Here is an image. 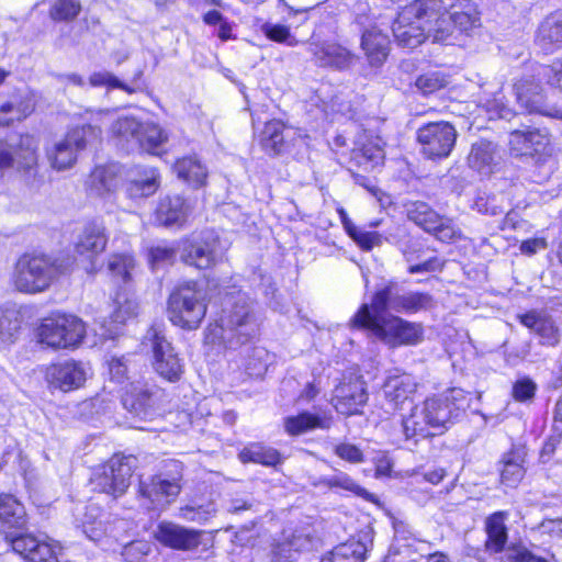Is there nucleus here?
<instances>
[{"label":"nucleus","instance_id":"f257e3e1","mask_svg":"<svg viewBox=\"0 0 562 562\" xmlns=\"http://www.w3.org/2000/svg\"><path fill=\"white\" fill-rule=\"evenodd\" d=\"M469 406V394L458 387L427 397L403 418V434L415 442L442 435L465 414Z\"/></svg>","mask_w":562,"mask_h":562},{"label":"nucleus","instance_id":"f03ea898","mask_svg":"<svg viewBox=\"0 0 562 562\" xmlns=\"http://www.w3.org/2000/svg\"><path fill=\"white\" fill-rule=\"evenodd\" d=\"M77 260L61 248H54L49 252H25L15 263L12 283L22 293L44 292L60 274L68 272Z\"/></svg>","mask_w":562,"mask_h":562},{"label":"nucleus","instance_id":"7ed1b4c3","mask_svg":"<svg viewBox=\"0 0 562 562\" xmlns=\"http://www.w3.org/2000/svg\"><path fill=\"white\" fill-rule=\"evenodd\" d=\"M27 516L24 506L10 494L0 495V530L12 550L25 562H58L49 543L31 533H23Z\"/></svg>","mask_w":562,"mask_h":562},{"label":"nucleus","instance_id":"20e7f679","mask_svg":"<svg viewBox=\"0 0 562 562\" xmlns=\"http://www.w3.org/2000/svg\"><path fill=\"white\" fill-rule=\"evenodd\" d=\"M222 315L214 327L210 326L212 341L218 340L227 349L247 344L257 333L258 325L248 295L236 286L226 291L222 302Z\"/></svg>","mask_w":562,"mask_h":562},{"label":"nucleus","instance_id":"39448f33","mask_svg":"<svg viewBox=\"0 0 562 562\" xmlns=\"http://www.w3.org/2000/svg\"><path fill=\"white\" fill-rule=\"evenodd\" d=\"M350 326L368 329L375 338L391 346L416 345L423 337V328L419 325L400 317L386 318L385 314L372 313L367 303L362 304L350 319Z\"/></svg>","mask_w":562,"mask_h":562},{"label":"nucleus","instance_id":"423d86ee","mask_svg":"<svg viewBox=\"0 0 562 562\" xmlns=\"http://www.w3.org/2000/svg\"><path fill=\"white\" fill-rule=\"evenodd\" d=\"M109 116H112L110 110H99L92 119L93 124L89 123L74 127L68 131L64 138L56 140L47 149L50 166L57 171L71 168L77 161L78 153L85 149L89 143L100 138L101 124Z\"/></svg>","mask_w":562,"mask_h":562},{"label":"nucleus","instance_id":"0eeeda50","mask_svg":"<svg viewBox=\"0 0 562 562\" xmlns=\"http://www.w3.org/2000/svg\"><path fill=\"white\" fill-rule=\"evenodd\" d=\"M167 311L173 325L195 329L206 314L205 293L194 282L181 284L170 294Z\"/></svg>","mask_w":562,"mask_h":562},{"label":"nucleus","instance_id":"6e6552de","mask_svg":"<svg viewBox=\"0 0 562 562\" xmlns=\"http://www.w3.org/2000/svg\"><path fill=\"white\" fill-rule=\"evenodd\" d=\"M437 0H415L404 7L392 24L395 42L407 48H415L425 41L423 14H435L438 10Z\"/></svg>","mask_w":562,"mask_h":562},{"label":"nucleus","instance_id":"1a4fd4ad","mask_svg":"<svg viewBox=\"0 0 562 562\" xmlns=\"http://www.w3.org/2000/svg\"><path fill=\"white\" fill-rule=\"evenodd\" d=\"M85 335V323L69 314H53L44 318L38 327L40 341L56 349L76 348Z\"/></svg>","mask_w":562,"mask_h":562},{"label":"nucleus","instance_id":"9d476101","mask_svg":"<svg viewBox=\"0 0 562 562\" xmlns=\"http://www.w3.org/2000/svg\"><path fill=\"white\" fill-rule=\"evenodd\" d=\"M434 300L428 293L403 292L395 282H389L378 290L371 301V312L385 314L386 311L396 313H417L432 307Z\"/></svg>","mask_w":562,"mask_h":562},{"label":"nucleus","instance_id":"9b49d317","mask_svg":"<svg viewBox=\"0 0 562 562\" xmlns=\"http://www.w3.org/2000/svg\"><path fill=\"white\" fill-rule=\"evenodd\" d=\"M37 140L29 134L0 140V177L15 168L25 177H34L37 168Z\"/></svg>","mask_w":562,"mask_h":562},{"label":"nucleus","instance_id":"f8f14e48","mask_svg":"<svg viewBox=\"0 0 562 562\" xmlns=\"http://www.w3.org/2000/svg\"><path fill=\"white\" fill-rule=\"evenodd\" d=\"M133 456L114 454L97 473L92 483L99 492L119 497L130 486V480L135 468Z\"/></svg>","mask_w":562,"mask_h":562},{"label":"nucleus","instance_id":"ddd939ff","mask_svg":"<svg viewBox=\"0 0 562 562\" xmlns=\"http://www.w3.org/2000/svg\"><path fill=\"white\" fill-rule=\"evenodd\" d=\"M164 392L157 385L136 381L122 395L123 407L134 417L150 419L159 408Z\"/></svg>","mask_w":562,"mask_h":562},{"label":"nucleus","instance_id":"4468645a","mask_svg":"<svg viewBox=\"0 0 562 562\" xmlns=\"http://www.w3.org/2000/svg\"><path fill=\"white\" fill-rule=\"evenodd\" d=\"M457 131L448 122H431L417 131L423 154L430 159L447 158L457 140Z\"/></svg>","mask_w":562,"mask_h":562},{"label":"nucleus","instance_id":"2eb2a0df","mask_svg":"<svg viewBox=\"0 0 562 562\" xmlns=\"http://www.w3.org/2000/svg\"><path fill=\"white\" fill-rule=\"evenodd\" d=\"M369 398L367 384L360 375L344 376L334 389L331 404L342 415H360Z\"/></svg>","mask_w":562,"mask_h":562},{"label":"nucleus","instance_id":"dca6fc26","mask_svg":"<svg viewBox=\"0 0 562 562\" xmlns=\"http://www.w3.org/2000/svg\"><path fill=\"white\" fill-rule=\"evenodd\" d=\"M146 339L151 345L155 371L167 381H178L183 372V364L171 342L156 328L148 330Z\"/></svg>","mask_w":562,"mask_h":562},{"label":"nucleus","instance_id":"f3484780","mask_svg":"<svg viewBox=\"0 0 562 562\" xmlns=\"http://www.w3.org/2000/svg\"><path fill=\"white\" fill-rule=\"evenodd\" d=\"M153 535L156 541L166 548L191 552L203 543L204 532L171 521H161L157 525Z\"/></svg>","mask_w":562,"mask_h":562},{"label":"nucleus","instance_id":"a211bd4d","mask_svg":"<svg viewBox=\"0 0 562 562\" xmlns=\"http://www.w3.org/2000/svg\"><path fill=\"white\" fill-rule=\"evenodd\" d=\"M548 144L549 137L546 130L527 124L513 130L508 136L509 150L516 157L541 153Z\"/></svg>","mask_w":562,"mask_h":562},{"label":"nucleus","instance_id":"6ab92c4d","mask_svg":"<svg viewBox=\"0 0 562 562\" xmlns=\"http://www.w3.org/2000/svg\"><path fill=\"white\" fill-rule=\"evenodd\" d=\"M513 90L521 110L530 114L555 116V113L548 110L539 80L536 81L533 77L529 76L524 77L514 83Z\"/></svg>","mask_w":562,"mask_h":562},{"label":"nucleus","instance_id":"aec40b11","mask_svg":"<svg viewBox=\"0 0 562 562\" xmlns=\"http://www.w3.org/2000/svg\"><path fill=\"white\" fill-rule=\"evenodd\" d=\"M87 372L81 362L68 360L54 363L46 369L45 378L52 387L68 392L80 387Z\"/></svg>","mask_w":562,"mask_h":562},{"label":"nucleus","instance_id":"412c9836","mask_svg":"<svg viewBox=\"0 0 562 562\" xmlns=\"http://www.w3.org/2000/svg\"><path fill=\"white\" fill-rule=\"evenodd\" d=\"M308 52L313 56L314 63L319 67L333 69H347L353 59L352 53L346 47L334 42H315L308 44Z\"/></svg>","mask_w":562,"mask_h":562},{"label":"nucleus","instance_id":"4be33fe9","mask_svg":"<svg viewBox=\"0 0 562 562\" xmlns=\"http://www.w3.org/2000/svg\"><path fill=\"white\" fill-rule=\"evenodd\" d=\"M190 212L191 206L184 198L167 195L160 199L156 207L155 222L165 227H180L187 222Z\"/></svg>","mask_w":562,"mask_h":562},{"label":"nucleus","instance_id":"5701e85b","mask_svg":"<svg viewBox=\"0 0 562 562\" xmlns=\"http://www.w3.org/2000/svg\"><path fill=\"white\" fill-rule=\"evenodd\" d=\"M372 538L369 531L361 532L358 538L335 547L328 554L324 555L321 562H363L367 558Z\"/></svg>","mask_w":562,"mask_h":562},{"label":"nucleus","instance_id":"b1692460","mask_svg":"<svg viewBox=\"0 0 562 562\" xmlns=\"http://www.w3.org/2000/svg\"><path fill=\"white\" fill-rule=\"evenodd\" d=\"M160 175L153 167H137L131 171L125 192L128 198L136 200L153 195L159 188Z\"/></svg>","mask_w":562,"mask_h":562},{"label":"nucleus","instance_id":"393cba45","mask_svg":"<svg viewBox=\"0 0 562 562\" xmlns=\"http://www.w3.org/2000/svg\"><path fill=\"white\" fill-rule=\"evenodd\" d=\"M180 490L177 479L168 480L160 475L151 477L149 483L142 481L139 484L140 495L149 499L153 508H160L170 503L169 498L176 497Z\"/></svg>","mask_w":562,"mask_h":562},{"label":"nucleus","instance_id":"a878e982","mask_svg":"<svg viewBox=\"0 0 562 562\" xmlns=\"http://www.w3.org/2000/svg\"><path fill=\"white\" fill-rule=\"evenodd\" d=\"M437 1L440 5H438L436 13L431 15L426 13L422 18L425 26V38H431L436 43H448L456 30L443 1Z\"/></svg>","mask_w":562,"mask_h":562},{"label":"nucleus","instance_id":"bb28decb","mask_svg":"<svg viewBox=\"0 0 562 562\" xmlns=\"http://www.w3.org/2000/svg\"><path fill=\"white\" fill-rule=\"evenodd\" d=\"M361 47L372 66L382 65L390 52V38L376 25L366 29L361 36Z\"/></svg>","mask_w":562,"mask_h":562},{"label":"nucleus","instance_id":"cd10ccee","mask_svg":"<svg viewBox=\"0 0 562 562\" xmlns=\"http://www.w3.org/2000/svg\"><path fill=\"white\" fill-rule=\"evenodd\" d=\"M527 451L525 446L514 445L512 449L504 453L501 460V481L504 485L514 487L525 475V462Z\"/></svg>","mask_w":562,"mask_h":562},{"label":"nucleus","instance_id":"c85d7f7f","mask_svg":"<svg viewBox=\"0 0 562 562\" xmlns=\"http://www.w3.org/2000/svg\"><path fill=\"white\" fill-rule=\"evenodd\" d=\"M497 146L486 139H480L471 147L468 156L469 167L482 176H490L498 164Z\"/></svg>","mask_w":562,"mask_h":562},{"label":"nucleus","instance_id":"c756f323","mask_svg":"<svg viewBox=\"0 0 562 562\" xmlns=\"http://www.w3.org/2000/svg\"><path fill=\"white\" fill-rule=\"evenodd\" d=\"M448 11L454 30L460 33L470 34L481 25L477 7L472 0H457L449 5Z\"/></svg>","mask_w":562,"mask_h":562},{"label":"nucleus","instance_id":"7c9ffc66","mask_svg":"<svg viewBox=\"0 0 562 562\" xmlns=\"http://www.w3.org/2000/svg\"><path fill=\"white\" fill-rule=\"evenodd\" d=\"M138 303L135 299L119 295L115 300V308L111 314V325L101 324V333L99 334L104 339L114 338L119 334L117 325L126 323L128 319L134 318L138 314Z\"/></svg>","mask_w":562,"mask_h":562},{"label":"nucleus","instance_id":"2f4dec72","mask_svg":"<svg viewBox=\"0 0 562 562\" xmlns=\"http://www.w3.org/2000/svg\"><path fill=\"white\" fill-rule=\"evenodd\" d=\"M538 44L547 53L562 47V10L549 14L539 25Z\"/></svg>","mask_w":562,"mask_h":562},{"label":"nucleus","instance_id":"473e14b6","mask_svg":"<svg viewBox=\"0 0 562 562\" xmlns=\"http://www.w3.org/2000/svg\"><path fill=\"white\" fill-rule=\"evenodd\" d=\"M506 515L497 512L488 516L485 520L486 540L485 550L491 554L502 553L508 540L507 527L505 525Z\"/></svg>","mask_w":562,"mask_h":562},{"label":"nucleus","instance_id":"72a5a7b5","mask_svg":"<svg viewBox=\"0 0 562 562\" xmlns=\"http://www.w3.org/2000/svg\"><path fill=\"white\" fill-rule=\"evenodd\" d=\"M417 383L411 374L403 373L390 375L383 384L385 398L397 408L404 403L415 391Z\"/></svg>","mask_w":562,"mask_h":562},{"label":"nucleus","instance_id":"f704fd0d","mask_svg":"<svg viewBox=\"0 0 562 562\" xmlns=\"http://www.w3.org/2000/svg\"><path fill=\"white\" fill-rule=\"evenodd\" d=\"M120 170L116 164L95 167L88 181L90 190L98 195L115 191L121 181Z\"/></svg>","mask_w":562,"mask_h":562},{"label":"nucleus","instance_id":"c9c22d12","mask_svg":"<svg viewBox=\"0 0 562 562\" xmlns=\"http://www.w3.org/2000/svg\"><path fill=\"white\" fill-rule=\"evenodd\" d=\"M331 418L327 415L303 412L296 416L284 419L285 431L291 436H299L314 429H328Z\"/></svg>","mask_w":562,"mask_h":562},{"label":"nucleus","instance_id":"e433bc0d","mask_svg":"<svg viewBox=\"0 0 562 562\" xmlns=\"http://www.w3.org/2000/svg\"><path fill=\"white\" fill-rule=\"evenodd\" d=\"M34 110L31 99L14 93L0 104V126H9L15 121H22Z\"/></svg>","mask_w":562,"mask_h":562},{"label":"nucleus","instance_id":"4c0bfd02","mask_svg":"<svg viewBox=\"0 0 562 562\" xmlns=\"http://www.w3.org/2000/svg\"><path fill=\"white\" fill-rule=\"evenodd\" d=\"M77 240L74 246H106L109 237L103 222L92 220L78 224L75 229Z\"/></svg>","mask_w":562,"mask_h":562},{"label":"nucleus","instance_id":"58836bf2","mask_svg":"<svg viewBox=\"0 0 562 562\" xmlns=\"http://www.w3.org/2000/svg\"><path fill=\"white\" fill-rule=\"evenodd\" d=\"M337 212L346 233L358 246H379L383 243H390L386 237L375 231H368L363 227L356 226L349 218L345 209L339 207Z\"/></svg>","mask_w":562,"mask_h":562},{"label":"nucleus","instance_id":"ea45409f","mask_svg":"<svg viewBox=\"0 0 562 562\" xmlns=\"http://www.w3.org/2000/svg\"><path fill=\"white\" fill-rule=\"evenodd\" d=\"M352 160L366 171H372L384 161V150L378 140H369L352 149Z\"/></svg>","mask_w":562,"mask_h":562},{"label":"nucleus","instance_id":"a19ab883","mask_svg":"<svg viewBox=\"0 0 562 562\" xmlns=\"http://www.w3.org/2000/svg\"><path fill=\"white\" fill-rule=\"evenodd\" d=\"M143 123L134 116L117 117L111 126L113 136L122 144L125 143L127 149L136 147L137 138L142 132Z\"/></svg>","mask_w":562,"mask_h":562},{"label":"nucleus","instance_id":"79ce46f5","mask_svg":"<svg viewBox=\"0 0 562 562\" xmlns=\"http://www.w3.org/2000/svg\"><path fill=\"white\" fill-rule=\"evenodd\" d=\"M239 460L243 463L254 462L276 467L281 462V456L278 450L256 442L250 443L239 452Z\"/></svg>","mask_w":562,"mask_h":562},{"label":"nucleus","instance_id":"37998d69","mask_svg":"<svg viewBox=\"0 0 562 562\" xmlns=\"http://www.w3.org/2000/svg\"><path fill=\"white\" fill-rule=\"evenodd\" d=\"M20 313L11 306H0V347L13 344L21 328Z\"/></svg>","mask_w":562,"mask_h":562},{"label":"nucleus","instance_id":"c03bdc74","mask_svg":"<svg viewBox=\"0 0 562 562\" xmlns=\"http://www.w3.org/2000/svg\"><path fill=\"white\" fill-rule=\"evenodd\" d=\"M167 139V133L158 124L146 122L143 123L136 147L149 154L157 155Z\"/></svg>","mask_w":562,"mask_h":562},{"label":"nucleus","instance_id":"a18cd8bd","mask_svg":"<svg viewBox=\"0 0 562 562\" xmlns=\"http://www.w3.org/2000/svg\"><path fill=\"white\" fill-rule=\"evenodd\" d=\"M175 170L179 178L195 187L204 183L207 176L206 168L196 157H183L175 165Z\"/></svg>","mask_w":562,"mask_h":562},{"label":"nucleus","instance_id":"49530a36","mask_svg":"<svg viewBox=\"0 0 562 562\" xmlns=\"http://www.w3.org/2000/svg\"><path fill=\"white\" fill-rule=\"evenodd\" d=\"M284 125L282 122L273 120L265 124L260 133V144L269 155H278L284 146Z\"/></svg>","mask_w":562,"mask_h":562},{"label":"nucleus","instance_id":"de8ad7c7","mask_svg":"<svg viewBox=\"0 0 562 562\" xmlns=\"http://www.w3.org/2000/svg\"><path fill=\"white\" fill-rule=\"evenodd\" d=\"M508 562H557L553 553L539 548L530 549L524 544H515L505 550Z\"/></svg>","mask_w":562,"mask_h":562},{"label":"nucleus","instance_id":"09e8293b","mask_svg":"<svg viewBox=\"0 0 562 562\" xmlns=\"http://www.w3.org/2000/svg\"><path fill=\"white\" fill-rule=\"evenodd\" d=\"M407 217L429 233L440 222V216L422 201L413 202L407 206Z\"/></svg>","mask_w":562,"mask_h":562},{"label":"nucleus","instance_id":"8fccbe9b","mask_svg":"<svg viewBox=\"0 0 562 562\" xmlns=\"http://www.w3.org/2000/svg\"><path fill=\"white\" fill-rule=\"evenodd\" d=\"M134 267V258L127 252L113 254L108 260V270L111 276L121 279L124 283L131 280Z\"/></svg>","mask_w":562,"mask_h":562},{"label":"nucleus","instance_id":"3c124183","mask_svg":"<svg viewBox=\"0 0 562 562\" xmlns=\"http://www.w3.org/2000/svg\"><path fill=\"white\" fill-rule=\"evenodd\" d=\"M181 259L198 269H207L215 262L212 248H181Z\"/></svg>","mask_w":562,"mask_h":562},{"label":"nucleus","instance_id":"603ef678","mask_svg":"<svg viewBox=\"0 0 562 562\" xmlns=\"http://www.w3.org/2000/svg\"><path fill=\"white\" fill-rule=\"evenodd\" d=\"M261 32L265 36L276 43L294 47L299 41L291 34L290 27L283 24L266 22L261 25Z\"/></svg>","mask_w":562,"mask_h":562},{"label":"nucleus","instance_id":"864d4df0","mask_svg":"<svg viewBox=\"0 0 562 562\" xmlns=\"http://www.w3.org/2000/svg\"><path fill=\"white\" fill-rule=\"evenodd\" d=\"M80 10L79 0H56L49 10V15L54 21H72Z\"/></svg>","mask_w":562,"mask_h":562},{"label":"nucleus","instance_id":"5fc2aeb1","mask_svg":"<svg viewBox=\"0 0 562 562\" xmlns=\"http://www.w3.org/2000/svg\"><path fill=\"white\" fill-rule=\"evenodd\" d=\"M440 243H457L464 238L462 231L449 218H441L430 232Z\"/></svg>","mask_w":562,"mask_h":562},{"label":"nucleus","instance_id":"6e6d98bb","mask_svg":"<svg viewBox=\"0 0 562 562\" xmlns=\"http://www.w3.org/2000/svg\"><path fill=\"white\" fill-rule=\"evenodd\" d=\"M415 85L423 94H430L443 88L447 85V79L440 72H428L419 76Z\"/></svg>","mask_w":562,"mask_h":562},{"label":"nucleus","instance_id":"4d7b16f0","mask_svg":"<svg viewBox=\"0 0 562 562\" xmlns=\"http://www.w3.org/2000/svg\"><path fill=\"white\" fill-rule=\"evenodd\" d=\"M215 514V508L212 504H207L206 506L199 505L192 506L188 505L180 508V517L188 521H194L199 524H203L207 521Z\"/></svg>","mask_w":562,"mask_h":562},{"label":"nucleus","instance_id":"13d9d810","mask_svg":"<svg viewBox=\"0 0 562 562\" xmlns=\"http://www.w3.org/2000/svg\"><path fill=\"white\" fill-rule=\"evenodd\" d=\"M89 82L92 87H108L109 89L117 88L128 93L134 92V89L130 88L127 85L122 82L117 77H115L113 74L109 71L93 72L89 78Z\"/></svg>","mask_w":562,"mask_h":562},{"label":"nucleus","instance_id":"bf43d9fd","mask_svg":"<svg viewBox=\"0 0 562 562\" xmlns=\"http://www.w3.org/2000/svg\"><path fill=\"white\" fill-rule=\"evenodd\" d=\"M300 539L293 538L292 540L277 543L272 549V562H293L296 560L299 549L296 542Z\"/></svg>","mask_w":562,"mask_h":562},{"label":"nucleus","instance_id":"052dcab7","mask_svg":"<svg viewBox=\"0 0 562 562\" xmlns=\"http://www.w3.org/2000/svg\"><path fill=\"white\" fill-rule=\"evenodd\" d=\"M327 487L331 490L340 488L351 492L356 495H362L366 492L364 488H362L347 473L344 472H337L328 475Z\"/></svg>","mask_w":562,"mask_h":562},{"label":"nucleus","instance_id":"680f3d73","mask_svg":"<svg viewBox=\"0 0 562 562\" xmlns=\"http://www.w3.org/2000/svg\"><path fill=\"white\" fill-rule=\"evenodd\" d=\"M268 356L266 349L255 347L251 349V356L245 364V370L250 376H260L267 370V362L265 358Z\"/></svg>","mask_w":562,"mask_h":562},{"label":"nucleus","instance_id":"e2e57ef3","mask_svg":"<svg viewBox=\"0 0 562 562\" xmlns=\"http://www.w3.org/2000/svg\"><path fill=\"white\" fill-rule=\"evenodd\" d=\"M537 384L529 378L518 379L513 385V397L517 402H529L535 397Z\"/></svg>","mask_w":562,"mask_h":562},{"label":"nucleus","instance_id":"0e129e2a","mask_svg":"<svg viewBox=\"0 0 562 562\" xmlns=\"http://www.w3.org/2000/svg\"><path fill=\"white\" fill-rule=\"evenodd\" d=\"M259 279V283L257 286L262 291V294L266 297L267 304L271 306L273 310H278L281 307V303L277 297V288L272 282L271 278L259 272L257 274Z\"/></svg>","mask_w":562,"mask_h":562},{"label":"nucleus","instance_id":"69168bd1","mask_svg":"<svg viewBox=\"0 0 562 562\" xmlns=\"http://www.w3.org/2000/svg\"><path fill=\"white\" fill-rule=\"evenodd\" d=\"M150 547L145 541H133L124 547L122 555L127 562H139L140 559L147 555Z\"/></svg>","mask_w":562,"mask_h":562},{"label":"nucleus","instance_id":"338daca9","mask_svg":"<svg viewBox=\"0 0 562 562\" xmlns=\"http://www.w3.org/2000/svg\"><path fill=\"white\" fill-rule=\"evenodd\" d=\"M517 318L525 327L538 335L541 330L542 324L548 322L549 316L537 311H530L525 314L517 315Z\"/></svg>","mask_w":562,"mask_h":562},{"label":"nucleus","instance_id":"774afa93","mask_svg":"<svg viewBox=\"0 0 562 562\" xmlns=\"http://www.w3.org/2000/svg\"><path fill=\"white\" fill-rule=\"evenodd\" d=\"M538 76L547 78L549 85L562 88V58L551 66H540Z\"/></svg>","mask_w":562,"mask_h":562}]
</instances>
